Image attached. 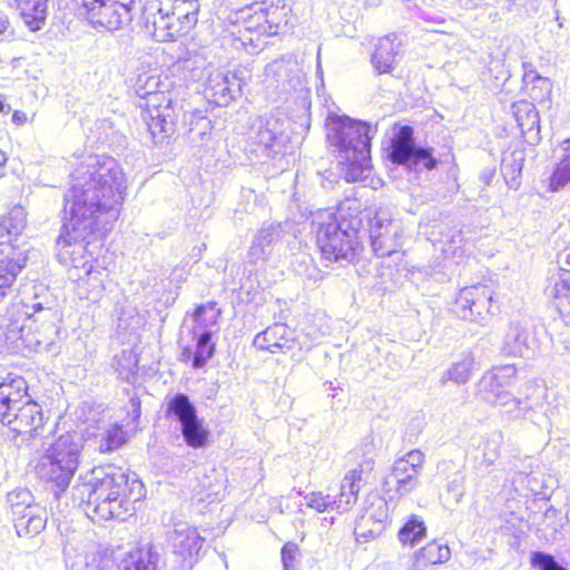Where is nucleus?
Here are the masks:
<instances>
[{"mask_svg":"<svg viewBox=\"0 0 570 570\" xmlns=\"http://www.w3.org/2000/svg\"><path fill=\"white\" fill-rule=\"evenodd\" d=\"M10 28V20L8 14L0 10V37L3 36Z\"/></svg>","mask_w":570,"mask_h":570,"instance_id":"58","label":"nucleus"},{"mask_svg":"<svg viewBox=\"0 0 570 570\" xmlns=\"http://www.w3.org/2000/svg\"><path fill=\"white\" fill-rule=\"evenodd\" d=\"M158 554L151 547H144L127 553L122 570H157Z\"/></svg>","mask_w":570,"mask_h":570,"instance_id":"38","label":"nucleus"},{"mask_svg":"<svg viewBox=\"0 0 570 570\" xmlns=\"http://www.w3.org/2000/svg\"><path fill=\"white\" fill-rule=\"evenodd\" d=\"M126 189L122 168L110 156L90 155L70 174L63 207L69 217L57 239V257L70 266L69 276L96 259L94 249L118 219Z\"/></svg>","mask_w":570,"mask_h":570,"instance_id":"1","label":"nucleus"},{"mask_svg":"<svg viewBox=\"0 0 570 570\" xmlns=\"http://www.w3.org/2000/svg\"><path fill=\"white\" fill-rule=\"evenodd\" d=\"M253 345L269 353H286L295 346V334L284 323H275L259 332L253 341Z\"/></svg>","mask_w":570,"mask_h":570,"instance_id":"25","label":"nucleus"},{"mask_svg":"<svg viewBox=\"0 0 570 570\" xmlns=\"http://www.w3.org/2000/svg\"><path fill=\"white\" fill-rule=\"evenodd\" d=\"M425 533L423 521L412 517L399 531V539L402 543L413 547L425 537Z\"/></svg>","mask_w":570,"mask_h":570,"instance_id":"47","label":"nucleus"},{"mask_svg":"<svg viewBox=\"0 0 570 570\" xmlns=\"http://www.w3.org/2000/svg\"><path fill=\"white\" fill-rule=\"evenodd\" d=\"M265 83L283 95H288L302 86V72L292 57H282L265 67Z\"/></svg>","mask_w":570,"mask_h":570,"instance_id":"18","label":"nucleus"},{"mask_svg":"<svg viewBox=\"0 0 570 570\" xmlns=\"http://www.w3.org/2000/svg\"><path fill=\"white\" fill-rule=\"evenodd\" d=\"M463 476L460 473L454 474L453 479L448 483V494L454 498L463 495Z\"/></svg>","mask_w":570,"mask_h":570,"instance_id":"54","label":"nucleus"},{"mask_svg":"<svg viewBox=\"0 0 570 570\" xmlns=\"http://www.w3.org/2000/svg\"><path fill=\"white\" fill-rule=\"evenodd\" d=\"M220 309L216 302L198 305L193 313V333L216 334L219 331Z\"/></svg>","mask_w":570,"mask_h":570,"instance_id":"32","label":"nucleus"},{"mask_svg":"<svg viewBox=\"0 0 570 570\" xmlns=\"http://www.w3.org/2000/svg\"><path fill=\"white\" fill-rule=\"evenodd\" d=\"M12 122L17 126H22L28 122V116L24 111L14 110L12 114Z\"/></svg>","mask_w":570,"mask_h":570,"instance_id":"57","label":"nucleus"},{"mask_svg":"<svg viewBox=\"0 0 570 570\" xmlns=\"http://www.w3.org/2000/svg\"><path fill=\"white\" fill-rule=\"evenodd\" d=\"M288 120L284 117L269 115L258 117L252 125L248 137L249 140L262 148L266 156H275L285 153V147L289 141L287 132Z\"/></svg>","mask_w":570,"mask_h":570,"instance_id":"11","label":"nucleus"},{"mask_svg":"<svg viewBox=\"0 0 570 570\" xmlns=\"http://www.w3.org/2000/svg\"><path fill=\"white\" fill-rule=\"evenodd\" d=\"M7 160V155L2 150H0V168L6 165Z\"/></svg>","mask_w":570,"mask_h":570,"instance_id":"63","label":"nucleus"},{"mask_svg":"<svg viewBox=\"0 0 570 570\" xmlns=\"http://www.w3.org/2000/svg\"><path fill=\"white\" fill-rule=\"evenodd\" d=\"M503 439L504 436L501 431H493L488 435L484 446L485 461L493 463L499 458Z\"/></svg>","mask_w":570,"mask_h":570,"instance_id":"50","label":"nucleus"},{"mask_svg":"<svg viewBox=\"0 0 570 570\" xmlns=\"http://www.w3.org/2000/svg\"><path fill=\"white\" fill-rule=\"evenodd\" d=\"M166 417L176 422L186 444L194 449L206 445L209 432L204 428L203 420L197 414V409L188 395L177 393L167 399Z\"/></svg>","mask_w":570,"mask_h":570,"instance_id":"8","label":"nucleus"},{"mask_svg":"<svg viewBox=\"0 0 570 570\" xmlns=\"http://www.w3.org/2000/svg\"><path fill=\"white\" fill-rule=\"evenodd\" d=\"M159 80L153 76H139L136 83V94L146 100L141 117L146 122L155 142H163L176 130L178 112L171 99L158 90Z\"/></svg>","mask_w":570,"mask_h":570,"instance_id":"5","label":"nucleus"},{"mask_svg":"<svg viewBox=\"0 0 570 570\" xmlns=\"http://www.w3.org/2000/svg\"><path fill=\"white\" fill-rule=\"evenodd\" d=\"M258 3H253L252 6L243 9L240 11V17L244 20L245 29L248 31H254L259 36L263 35V23H264V14L261 9L257 8Z\"/></svg>","mask_w":570,"mask_h":570,"instance_id":"48","label":"nucleus"},{"mask_svg":"<svg viewBox=\"0 0 570 570\" xmlns=\"http://www.w3.org/2000/svg\"><path fill=\"white\" fill-rule=\"evenodd\" d=\"M140 20L146 32L151 35L157 41H170L184 35L180 24L169 13V8L161 7V2L157 0L146 1L141 10Z\"/></svg>","mask_w":570,"mask_h":570,"instance_id":"15","label":"nucleus"},{"mask_svg":"<svg viewBox=\"0 0 570 570\" xmlns=\"http://www.w3.org/2000/svg\"><path fill=\"white\" fill-rule=\"evenodd\" d=\"M373 470V462L365 461L357 469L351 470L341 483V497H357L361 488L366 484Z\"/></svg>","mask_w":570,"mask_h":570,"instance_id":"36","label":"nucleus"},{"mask_svg":"<svg viewBox=\"0 0 570 570\" xmlns=\"http://www.w3.org/2000/svg\"><path fill=\"white\" fill-rule=\"evenodd\" d=\"M402 42L395 33L377 39L371 55V65L377 75L392 73L395 70Z\"/></svg>","mask_w":570,"mask_h":570,"instance_id":"26","label":"nucleus"},{"mask_svg":"<svg viewBox=\"0 0 570 570\" xmlns=\"http://www.w3.org/2000/svg\"><path fill=\"white\" fill-rule=\"evenodd\" d=\"M475 370V358L472 353H465L462 357L452 363V365L444 373L441 382L451 381L458 385L465 384L470 381L473 371Z\"/></svg>","mask_w":570,"mask_h":570,"instance_id":"40","label":"nucleus"},{"mask_svg":"<svg viewBox=\"0 0 570 570\" xmlns=\"http://www.w3.org/2000/svg\"><path fill=\"white\" fill-rule=\"evenodd\" d=\"M28 527H32L35 532H38L40 529L45 527L43 520L41 518H29Z\"/></svg>","mask_w":570,"mask_h":570,"instance_id":"59","label":"nucleus"},{"mask_svg":"<svg viewBox=\"0 0 570 570\" xmlns=\"http://www.w3.org/2000/svg\"><path fill=\"white\" fill-rule=\"evenodd\" d=\"M282 562L284 570L298 569V546L294 542H287L282 548Z\"/></svg>","mask_w":570,"mask_h":570,"instance_id":"52","label":"nucleus"},{"mask_svg":"<svg viewBox=\"0 0 570 570\" xmlns=\"http://www.w3.org/2000/svg\"><path fill=\"white\" fill-rule=\"evenodd\" d=\"M28 384L22 376L0 383V422L30 440L43 424L41 406L29 399Z\"/></svg>","mask_w":570,"mask_h":570,"instance_id":"4","label":"nucleus"},{"mask_svg":"<svg viewBox=\"0 0 570 570\" xmlns=\"http://www.w3.org/2000/svg\"><path fill=\"white\" fill-rule=\"evenodd\" d=\"M126 442L125 432L119 426L109 429L99 441L100 452H111Z\"/></svg>","mask_w":570,"mask_h":570,"instance_id":"49","label":"nucleus"},{"mask_svg":"<svg viewBox=\"0 0 570 570\" xmlns=\"http://www.w3.org/2000/svg\"><path fill=\"white\" fill-rule=\"evenodd\" d=\"M105 268L100 267L97 259H91V263L86 265L83 268L75 272L71 277H76L79 282V286L88 285V293L98 295L104 288L102 275Z\"/></svg>","mask_w":570,"mask_h":570,"instance_id":"43","label":"nucleus"},{"mask_svg":"<svg viewBox=\"0 0 570 570\" xmlns=\"http://www.w3.org/2000/svg\"><path fill=\"white\" fill-rule=\"evenodd\" d=\"M141 415V403L138 396H131L129 400L128 416L130 422L136 426Z\"/></svg>","mask_w":570,"mask_h":570,"instance_id":"55","label":"nucleus"},{"mask_svg":"<svg viewBox=\"0 0 570 570\" xmlns=\"http://www.w3.org/2000/svg\"><path fill=\"white\" fill-rule=\"evenodd\" d=\"M27 225V214L21 206H13L8 214L0 216V254L3 258L7 256L17 257L19 250L24 249V256L28 257L29 245L26 242L19 243Z\"/></svg>","mask_w":570,"mask_h":570,"instance_id":"16","label":"nucleus"},{"mask_svg":"<svg viewBox=\"0 0 570 570\" xmlns=\"http://www.w3.org/2000/svg\"><path fill=\"white\" fill-rule=\"evenodd\" d=\"M283 236V226L281 223H269L264 225L256 235L249 248L248 256L252 262H265L271 256L274 246Z\"/></svg>","mask_w":570,"mask_h":570,"instance_id":"29","label":"nucleus"},{"mask_svg":"<svg viewBox=\"0 0 570 570\" xmlns=\"http://www.w3.org/2000/svg\"><path fill=\"white\" fill-rule=\"evenodd\" d=\"M493 289L484 284L463 287L455 297L453 312L461 320L485 326L499 312L493 302Z\"/></svg>","mask_w":570,"mask_h":570,"instance_id":"9","label":"nucleus"},{"mask_svg":"<svg viewBox=\"0 0 570 570\" xmlns=\"http://www.w3.org/2000/svg\"><path fill=\"white\" fill-rule=\"evenodd\" d=\"M450 554L451 552L446 544L434 540L415 553L414 566L416 568H425L442 563L450 559Z\"/></svg>","mask_w":570,"mask_h":570,"instance_id":"37","label":"nucleus"},{"mask_svg":"<svg viewBox=\"0 0 570 570\" xmlns=\"http://www.w3.org/2000/svg\"><path fill=\"white\" fill-rule=\"evenodd\" d=\"M562 157L556 163L549 178V190L559 191L570 186V138L562 144Z\"/></svg>","mask_w":570,"mask_h":570,"instance_id":"35","label":"nucleus"},{"mask_svg":"<svg viewBox=\"0 0 570 570\" xmlns=\"http://www.w3.org/2000/svg\"><path fill=\"white\" fill-rule=\"evenodd\" d=\"M81 450L82 441L77 433H66L42 442L36 471L50 485L56 499L68 489L79 466Z\"/></svg>","mask_w":570,"mask_h":570,"instance_id":"3","label":"nucleus"},{"mask_svg":"<svg viewBox=\"0 0 570 570\" xmlns=\"http://www.w3.org/2000/svg\"><path fill=\"white\" fill-rule=\"evenodd\" d=\"M132 4L121 0H95L81 2L87 20L95 29L116 31L132 20Z\"/></svg>","mask_w":570,"mask_h":570,"instance_id":"12","label":"nucleus"},{"mask_svg":"<svg viewBox=\"0 0 570 570\" xmlns=\"http://www.w3.org/2000/svg\"><path fill=\"white\" fill-rule=\"evenodd\" d=\"M511 108L515 121L523 134L532 130L539 131V114L531 102L521 100L513 104Z\"/></svg>","mask_w":570,"mask_h":570,"instance_id":"42","label":"nucleus"},{"mask_svg":"<svg viewBox=\"0 0 570 570\" xmlns=\"http://www.w3.org/2000/svg\"><path fill=\"white\" fill-rule=\"evenodd\" d=\"M517 379V367L512 364L495 366L482 374L475 385V395L482 402L498 406L510 400L508 390Z\"/></svg>","mask_w":570,"mask_h":570,"instance_id":"13","label":"nucleus"},{"mask_svg":"<svg viewBox=\"0 0 570 570\" xmlns=\"http://www.w3.org/2000/svg\"><path fill=\"white\" fill-rule=\"evenodd\" d=\"M531 564L539 570H566L551 554L541 551L532 552Z\"/></svg>","mask_w":570,"mask_h":570,"instance_id":"51","label":"nucleus"},{"mask_svg":"<svg viewBox=\"0 0 570 570\" xmlns=\"http://www.w3.org/2000/svg\"><path fill=\"white\" fill-rule=\"evenodd\" d=\"M10 110H11V107L3 102L2 95H0V112L8 114Z\"/></svg>","mask_w":570,"mask_h":570,"instance_id":"60","label":"nucleus"},{"mask_svg":"<svg viewBox=\"0 0 570 570\" xmlns=\"http://www.w3.org/2000/svg\"><path fill=\"white\" fill-rule=\"evenodd\" d=\"M429 239L435 245H441L444 254L454 253L461 247L463 235L461 230L455 228H444L442 225H434L430 232Z\"/></svg>","mask_w":570,"mask_h":570,"instance_id":"41","label":"nucleus"},{"mask_svg":"<svg viewBox=\"0 0 570 570\" xmlns=\"http://www.w3.org/2000/svg\"><path fill=\"white\" fill-rule=\"evenodd\" d=\"M105 490H109L105 499H145L146 497L144 483L136 476L130 479L120 471L106 475L92 492L100 497Z\"/></svg>","mask_w":570,"mask_h":570,"instance_id":"20","label":"nucleus"},{"mask_svg":"<svg viewBox=\"0 0 570 570\" xmlns=\"http://www.w3.org/2000/svg\"><path fill=\"white\" fill-rule=\"evenodd\" d=\"M135 501H80L78 510L92 522L126 521L135 514Z\"/></svg>","mask_w":570,"mask_h":570,"instance_id":"22","label":"nucleus"},{"mask_svg":"<svg viewBox=\"0 0 570 570\" xmlns=\"http://www.w3.org/2000/svg\"><path fill=\"white\" fill-rule=\"evenodd\" d=\"M498 407L502 409V415H504L507 420L527 419L537 423L531 415L532 407L528 403V399L522 400L510 394V400H508L507 404H499Z\"/></svg>","mask_w":570,"mask_h":570,"instance_id":"45","label":"nucleus"},{"mask_svg":"<svg viewBox=\"0 0 570 570\" xmlns=\"http://www.w3.org/2000/svg\"><path fill=\"white\" fill-rule=\"evenodd\" d=\"M48 0H19L20 16L31 31H38L47 18Z\"/></svg>","mask_w":570,"mask_h":570,"instance_id":"34","label":"nucleus"},{"mask_svg":"<svg viewBox=\"0 0 570 570\" xmlns=\"http://www.w3.org/2000/svg\"><path fill=\"white\" fill-rule=\"evenodd\" d=\"M169 13L180 24L184 35L188 33L198 21L199 4L197 0H176L169 7Z\"/></svg>","mask_w":570,"mask_h":570,"instance_id":"33","label":"nucleus"},{"mask_svg":"<svg viewBox=\"0 0 570 570\" xmlns=\"http://www.w3.org/2000/svg\"><path fill=\"white\" fill-rule=\"evenodd\" d=\"M424 462V454L420 450H412L393 464L386 484H395L400 497L409 494L417 485V475Z\"/></svg>","mask_w":570,"mask_h":570,"instance_id":"19","label":"nucleus"},{"mask_svg":"<svg viewBox=\"0 0 570 570\" xmlns=\"http://www.w3.org/2000/svg\"><path fill=\"white\" fill-rule=\"evenodd\" d=\"M364 236H368L373 253L384 257L395 252L401 227L384 209L374 210Z\"/></svg>","mask_w":570,"mask_h":570,"instance_id":"14","label":"nucleus"},{"mask_svg":"<svg viewBox=\"0 0 570 570\" xmlns=\"http://www.w3.org/2000/svg\"><path fill=\"white\" fill-rule=\"evenodd\" d=\"M167 538L174 552L181 557L198 553L204 542L196 529L186 522L174 523V529L167 533Z\"/></svg>","mask_w":570,"mask_h":570,"instance_id":"28","label":"nucleus"},{"mask_svg":"<svg viewBox=\"0 0 570 570\" xmlns=\"http://www.w3.org/2000/svg\"><path fill=\"white\" fill-rule=\"evenodd\" d=\"M554 297L559 302L560 306H563L566 302L570 304V279L562 278L554 285Z\"/></svg>","mask_w":570,"mask_h":570,"instance_id":"53","label":"nucleus"},{"mask_svg":"<svg viewBox=\"0 0 570 570\" xmlns=\"http://www.w3.org/2000/svg\"><path fill=\"white\" fill-rule=\"evenodd\" d=\"M30 320V313H21L14 307L9 309L7 315L0 317V338L4 341L8 350L11 352L19 353L27 351L24 338Z\"/></svg>","mask_w":570,"mask_h":570,"instance_id":"21","label":"nucleus"},{"mask_svg":"<svg viewBox=\"0 0 570 570\" xmlns=\"http://www.w3.org/2000/svg\"><path fill=\"white\" fill-rule=\"evenodd\" d=\"M240 91V80L234 73L216 70L209 73L204 94L216 106H227Z\"/></svg>","mask_w":570,"mask_h":570,"instance_id":"24","label":"nucleus"},{"mask_svg":"<svg viewBox=\"0 0 570 570\" xmlns=\"http://www.w3.org/2000/svg\"><path fill=\"white\" fill-rule=\"evenodd\" d=\"M374 210L364 208L357 198H345L337 205L336 212H321V217L335 219L345 230L353 232L361 239L366 232V227L372 218Z\"/></svg>","mask_w":570,"mask_h":570,"instance_id":"17","label":"nucleus"},{"mask_svg":"<svg viewBox=\"0 0 570 570\" xmlns=\"http://www.w3.org/2000/svg\"><path fill=\"white\" fill-rule=\"evenodd\" d=\"M532 473V463L528 464L523 471H519L517 475L511 481H505L501 490L498 492V495L503 499H517V497L529 499L530 494L525 491L524 488H519V483H523L524 476H528Z\"/></svg>","mask_w":570,"mask_h":570,"instance_id":"46","label":"nucleus"},{"mask_svg":"<svg viewBox=\"0 0 570 570\" xmlns=\"http://www.w3.org/2000/svg\"><path fill=\"white\" fill-rule=\"evenodd\" d=\"M316 224V244L322 257L331 263L352 262L361 238L345 230L335 219L321 217L320 213Z\"/></svg>","mask_w":570,"mask_h":570,"instance_id":"6","label":"nucleus"},{"mask_svg":"<svg viewBox=\"0 0 570 570\" xmlns=\"http://www.w3.org/2000/svg\"><path fill=\"white\" fill-rule=\"evenodd\" d=\"M183 356H184L185 358H190V357L193 358L194 353H193L191 348H190V347H188V346H186V347L183 350Z\"/></svg>","mask_w":570,"mask_h":570,"instance_id":"62","label":"nucleus"},{"mask_svg":"<svg viewBox=\"0 0 570 570\" xmlns=\"http://www.w3.org/2000/svg\"><path fill=\"white\" fill-rule=\"evenodd\" d=\"M537 78H539L538 75L534 71H532V70L529 71V72H525L524 77H523L524 81H532V80H534Z\"/></svg>","mask_w":570,"mask_h":570,"instance_id":"61","label":"nucleus"},{"mask_svg":"<svg viewBox=\"0 0 570 570\" xmlns=\"http://www.w3.org/2000/svg\"><path fill=\"white\" fill-rule=\"evenodd\" d=\"M537 348V340L527 322H511L503 340L501 352L509 356L529 357Z\"/></svg>","mask_w":570,"mask_h":570,"instance_id":"23","label":"nucleus"},{"mask_svg":"<svg viewBox=\"0 0 570 570\" xmlns=\"http://www.w3.org/2000/svg\"><path fill=\"white\" fill-rule=\"evenodd\" d=\"M264 14L263 35L275 36L279 26L287 22L288 8L283 0H265L256 6Z\"/></svg>","mask_w":570,"mask_h":570,"instance_id":"31","label":"nucleus"},{"mask_svg":"<svg viewBox=\"0 0 570 570\" xmlns=\"http://www.w3.org/2000/svg\"><path fill=\"white\" fill-rule=\"evenodd\" d=\"M377 502V508L374 502H371L364 513L356 520L354 534L358 543H365L376 538L384 528L383 522L387 517V507L382 501Z\"/></svg>","mask_w":570,"mask_h":570,"instance_id":"27","label":"nucleus"},{"mask_svg":"<svg viewBox=\"0 0 570 570\" xmlns=\"http://www.w3.org/2000/svg\"><path fill=\"white\" fill-rule=\"evenodd\" d=\"M215 334L207 333H193L196 340V348L193 356V367L202 368L214 356L216 345L213 342Z\"/></svg>","mask_w":570,"mask_h":570,"instance_id":"44","label":"nucleus"},{"mask_svg":"<svg viewBox=\"0 0 570 570\" xmlns=\"http://www.w3.org/2000/svg\"><path fill=\"white\" fill-rule=\"evenodd\" d=\"M336 501H309L308 508L315 509L317 512H324L332 509Z\"/></svg>","mask_w":570,"mask_h":570,"instance_id":"56","label":"nucleus"},{"mask_svg":"<svg viewBox=\"0 0 570 570\" xmlns=\"http://www.w3.org/2000/svg\"><path fill=\"white\" fill-rule=\"evenodd\" d=\"M28 257L24 249L17 253V257L7 256L0 259V303L4 301L11 291L17 276L26 267Z\"/></svg>","mask_w":570,"mask_h":570,"instance_id":"30","label":"nucleus"},{"mask_svg":"<svg viewBox=\"0 0 570 570\" xmlns=\"http://www.w3.org/2000/svg\"><path fill=\"white\" fill-rule=\"evenodd\" d=\"M563 347L570 354V341H568V340L563 341Z\"/></svg>","mask_w":570,"mask_h":570,"instance_id":"64","label":"nucleus"},{"mask_svg":"<svg viewBox=\"0 0 570 570\" xmlns=\"http://www.w3.org/2000/svg\"><path fill=\"white\" fill-rule=\"evenodd\" d=\"M325 126L327 141L336 154L343 178L347 183L366 178L371 169V140L376 127L338 115H330Z\"/></svg>","mask_w":570,"mask_h":570,"instance_id":"2","label":"nucleus"},{"mask_svg":"<svg viewBox=\"0 0 570 570\" xmlns=\"http://www.w3.org/2000/svg\"><path fill=\"white\" fill-rule=\"evenodd\" d=\"M112 367L118 379L134 383L138 375V357L132 350H122L112 360Z\"/></svg>","mask_w":570,"mask_h":570,"instance_id":"39","label":"nucleus"},{"mask_svg":"<svg viewBox=\"0 0 570 570\" xmlns=\"http://www.w3.org/2000/svg\"><path fill=\"white\" fill-rule=\"evenodd\" d=\"M32 309L24 338L27 351L56 355L59 352L58 340L60 336L58 312L50 307H43L41 303H35Z\"/></svg>","mask_w":570,"mask_h":570,"instance_id":"7","label":"nucleus"},{"mask_svg":"<svg viewBox=\"0 0 570 570\" xmlns=\"http://www.w3.org/2000/svg\"><path fill=\"white\" fill-rule=\"evenodd\" d=\"M413 134L410 126L399 127L391 139L389 158L393 164L403 165L410 170L435 168L438 160L432 154L433 150L416 146Z\"/></svg>","mask_w":570,"mask_h":570,"instance_id":"10","label":"nucleus"}]
</instances>
